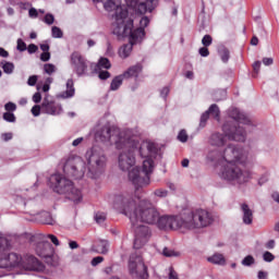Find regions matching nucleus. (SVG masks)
Returning <instances> with one entry per match:
<instances>
[{"label":"nucleus","mask_w":279,"mask_h":279,"mask_svg":"<svg viewBox=\"0 0 279 279\" xmlns=\"http://www.w3.org/2000/svg\"><path fill=\"white\" fill-rule=\"evenodd\" d=\"M213 223V215L206 209L186 210L178 216H160L155 223L159 230H195L208 228Z\"/></svg>","instance_id":"nucleus-1"},{"label":"nucleus","mask_w":279,"mask_h":279,"mask_svg":"<svg viewBox=\"0 0 279 279\" xmlns=\"http://www.w3.org/2000/svg\"><path fill=\"white\" fill-rule=\"evenodd\" d=\"M223 133H213L209 137V144L213 147H223L226 143L229 141H236L239 143H244L247 134L245 133V129L243 126L233 123V122H226L222 125Z\"/></svg>","instance_id":"nucleus-2"},{"label":"nucleus","mask_w":279,"mask_h":279,"mask_svg":"<svg viewBox=\"0 0 279 279\" xmlns=\"http://www.w3.org/2000/svg\"><path fill=\"white\" fill-rule=\"evenodd\" d=\"M50 186L59 195H65L68 199L80 204L82 202V191L73 185V181L62 177L61 174H52L49 179Z\"/></svg>","instance_id":"nucleus-3"},{"label":"nucleus","mask_w":279,"mask_h":279,"mask_svg":"<svg viewBox=\"0 0 279 279\" xmlns=\"http://www.w3.org/2000/svg\"><path fill=\"white\" fill-rule=\"evenodd\" d=\"M160 211L158 208L151 203V201L145 198L142 199L134 210L133 217H131V222L136 223L140 221L141 223H147L148 226H156L158 223Z\"/></svg>","instance_id":"nucleus-4"},{"label":"nucleus","mask_w":279,"mask_h":279,"mask_svg":"<svg viewBox=\"0 0 279 279\" xmlns=\"http://www.w3.org/2000/svg\"><path fill=\"white\" fill-rule=\"evenodd\" d=\"M151 173H154V160L145 159L142 169L136 167L129 171V180L136 192L151 184Z\"/></svg>","instance_id":"nucleus-5"},{"label":"nucleus","mask_w":279,"mask_h":279,"mask_svg":"<svg viewBox=\"0 0 279 279\" xmlns=\"http://www.w3.org/2000/svg\"><path fill=\"white\" fill-rule=\"evenodd\" d=\"M138 140L134 137H129L122 143V148L124 151L120 153L118 162L121 171H130L134 165H136V151H138Z\"/></svg>","instance_id":"nucleus-6"},{"label":"nucleus","mask_w":279,"mask_h":279,"mask_svg":"<svg viewBox=\"0 0 279 279\" xmlns=\"http://www.w3.org/2000/svg\"><path fill=\"white\" fill-rule=\"evenodd\" d=\"M106 155L104 150L97 147H93L89 153H87V163L88 172L87 175L92 180H97L100 173H104V168L106 167Z\"/></svg>","instance_id":"nucleus-7"},{"label":"nucleus","mask_w":279,"mask_h":279,"mask_svg":"<svg viewBox=\"0 0 279 279\" xmlns=\"http://www.w3.org/2000/svg\"><path fill=\"white\" fill-rule=\"evenodd\" d=\"M113 208L121 213V215H125L129 217L130 221L132 217H134V210H136V199H134V194L130 192H124L118 194L113 198Z\"/></svg>","instance_id":"nucleus-8"},{"label":"nucleus","mask_w":279,"mask_h":279,"mask_svg":"<svg viewBox=\"0 0 279 279\" xmlns=\"http://www.w3.org/2000/svg\"><path fill=\"white\" fill-rule=\"evenodd\" d=\"M222 178L233 184H245L250 182V171L241 169L239 162L227 163L222 170Z\"/></svg>","instance_id":"nucleus-9"},{"label":"nucleus","mask_w":279,"mask_h":279,"mask_svg":"<svg viewBox=\"0 0 279 279\" xmlns=\"http://www.w3.org/2000/svg\"><path fill=\"white\" fill-rule=\"evenodd\" d=\"M129 137L130 136H123V133H121L119 129L110 126V124H106L96 133V138L102 143H107V141L116 143L117 149H123V143H125V140Z\"/></svg>","instance_id":"nucleus-10"},{"label":"nucleus","mask_w":279,"mask_h":279,"mask_svg":"<svg viewBox=\"0 0 279 279\" xmlns=\"http://www.w3.org/2000/svg\"><path fill=\"white\" fill-rule=\"evenodd\" d=\"M63 173L72 180H82L86 173V163L80 157H69L63 163Z\"/></svg>","instance_id":"nucleus-11"},{"label":"nucleus","mask_w":279,"mask_h":279,"mask_svg":"<svg viewBox=\"0 0 279 279\" xmlns=\"http://www.w3.org/2000/svg\"><path fill=\"white\" fill-rule=\"evenodd\" d=\"M129 274L135 279H148L147 266L143 262V256L138 253H132L129 258Z\"/></svg>","instance_id":"nucleus-12"},{"label":"nucleus","mask_w":279,"mask_h":279,"mask_svg":"<svg viewBox=\"0 0 279 279\" xmlns=\"http://www.w3.org/2000/svg\"><path fill=\"white\" fill-rule=\"evenodd\" d=\"M136 33L134 29V20L130 19L125 23V19H116L113 34L118 36V38H132V35Z\"/></svg>","instance_id":"nucleus-13"},{"label":"nucleus","mask_w":279,"mask_h":279,"mask_svg":"<svg viewBox=\"0 0 279 279\" xmlns=\"http://www.w3.org/2000/svg\"><path fill=\"white\" fill-rule=\"evenodd\" d=\"M145 38V31L143 28H136L135 33L131 35V38L129 39V44L123 45L119 49V56L120 58H130V53H132V49L134 45L141 43Z\"/></svg>","instance_id":"nucleus-14"},{"label":"nucleus","mask_w":279,"mask_h":279,"mask_svg":"<svg viewBox=\"0 0 279 279\" xmlns=\"http://www.w3.org/2000/svg\"><path fill=\"white\" fill-rule=\"evenodd\" d=\"M243 148L232 144H229L222 153V158L227 165H230V162H243Z\"/></svg>","instance_id":"nucleus-15"},{"label":"nucleus","mask_w":279,"mask_h":279,"mask_svg":"<svg viewBox=\"0 0 279 279\" xmlns=\"http://www.w3.org/2000/svg\"><path fill=\"white\" fill-rule=\"evenodd\" d=\"M71 64L78 77H82V75H86V71L88 70V63H86V59L82 56V53L74 51L71 54Z\"/></svg>","instance_id":"nucleus-16"},{"label":"nucleus","mask_w":279,"mask_h":279,"mask_svg":"<svg viewBox=\"0 0 279 279\" xmlns=\"http://www.w3.org/2000/svg\"><path fill=\"white\" fill-rule=\"evenodd\" d=\"M107 12H114L116 19H128V9H123L121 4H117L114 0H107L104 4Z\"/></svg>","instance_id":"nucleus-17"},{"label":"nucleus","mask_w":279,"mask_h":279,"mask_svg":"<svg viewBox=\"0 0 279 279\" xmlns=\"http://www.w3.org/2000/svg\"><path fill=\"white\" fill-rule=\"evenodd\" d=\"M41 112L52 116L60 114L62 112V106L49 99V96H46L41 104Z\"/></svg>","instance_id":"nucleus-18"},{"label":"nucleus","mask_w":279,"mask_h":279,"mask_svg":"<svg viewBox=\"0 0 279 279\" xmlns=\"http://www.w3.org/2000/svg\"><path fill=\"white\" fill-rule=\"evenodd\" d=\"M22 267L24 269H29V271H45V265L34 257V255H26L22 259Z\"/></svg>","instance_id":"nucleus-19"},{"label":"nucleus","mask_w":279,"mask_h":279,"mask_svg":"<svg viewBox=\"0 0 279 279\" xmlns=\"http://www.w3.org/2000/svg\"><path fill=\"white\" fill-rule=\"evenodd\" d=\"M137 149L142 158H149L151 154H158V147L151 142L143 143L141 146H137Z\"/></svg>","instance_id":"nucleus-20"},{"label":"nucleus","mask_w":279,"mask_h":279,"mask_svg":"<svg viewBox=\"0 0 279 279\" xmlns=\"http://www.w3.org/2000/svg\"><path fill=\"white\" fill-rule=\"evenodd\" d=\"M36 254L37 256H40V258H51L53 248L48 242L38 243L36 247Z\"/></svg>","instance_id":"nucleus-21"},{"label":"nucleus","mask_w":279,"mask_h":279,"mask_svg":"<svg viewBox=\"0 0 279 279\" xmlns=\"http://www.w3.org/2000/svg\"><path fill=\"white\" fill-rule=\"evenodd\" d=\"M229 117L236 121L238 123H243V125H250L251 121L245 113L241 112L239 109L233 108L229 111Z\"/></svg>","instance_id":"nucleus-22"},{"label":"nucleus","mask_w":279,"mask_h":279,"mask_svg":"<svg viewBox=\"0 0 279 279\" xmlns=\"http://www.w3.org/2000/svg\"><path fill=\"white\" fill-rule=\"evenodd\" d=\"M241 210H242V220L245 226H252L254 221V211L250 208V205L247 203L241 204Z\"/></svg>","instance_id":"nucleus-23"},{"label":"nucleus","mask_w":279,"mask_h":279,"mask_svg":"<svg viewBox=\"0 0 279 279\" xmlns=\"http://www.w3.org/2000/svg\"><path fill=\"white\" fill-rule=\"evenodd\" d=\"M158 5V0H146V2H141L137 5V12L140 14H145V12H154Z\"/></svg>","instance_id":"nucleus-24"},{"label":"nucleus","mask_w":279,"mask_h":279,"mask_svg":"<svg viewBox=\"0 0 279 279\" xmlns=\"http://www.w3.org/2000/svg\"><path fill=\"white\" fill-rule=\"evenodd\" d=\"M109 247L110 243L108 242V240H97L92 246V250L97 254H108Z\"/></svg>","instance_id":"nucleus-25"},{"label":"nucleus","mask_w":279,"mask_h":279,"mask_svg":"<svg viewBox=\"0 0 279 279\" xmlns=\"http://www.w3.org/2000/svg\"><path fill=\"white\" fill-rule=\"evenodd\" d=\"M143 71V64L136 63L130 66L122 75L124 80H130V77H138Z\"/></svg>","instance_id":"nucleus-26"},{"label":"nucleus","mask_w":279,"mask_h":279,"mask_svg":"<svg viewBox=\"0 0 279 279\" xmlns=\"http://www.w3.org/2000/svg\"><path fill=\"white\" fill-rule=\"evenodd\" d=\"M7 260L9 262L11 269H14V267H22L23 265V257L16 253H10L7 256Z\"/></svg>","instance_id":"nucleus-27"},{"label":"nucleus","mask_w":279,"mask_h":279,"mask_svg":"<svg viewBox=\"0 0 279 279\" xmlns=\"http://www.w3.org/2000/svg\"><path fill=\"white\" fill-rule=\"evenodd\" d=\"M37 219L39 223H44L47 226H53V217L51 216V213L49 211H41L37 215Z\"/></svg>","instance_id":"nucleus-28"},{"label":"nucleus","mask_w":279,"mask_h":279,"mask_svg":"<svg viewBox=\"0 0 279 279\" xmlns=\"http://www.w3.org/2000/svg\"><path fill=\"white\" fill-rule=\"evenodd\" d=\"M150 234L151 232L147 226H138L135 230V236H138L140 239H146V241H149Z\"/></svg>","instance_id":"nucleus-29"},{"label":"nucleus","mask_w":279,"mask_h":279,"mask_svg":"<svg viewBox=\"0 0 279 279\" xmlns=\"http://www.w3.org/2000/svg\"><path fill=\"white\" fill-rule=\"evenodd\" d=\"M75 95V87H73V78H69L66 81V90L61 94L63 99H69V97H73Z\"/></svg>","instance_id":"nucleus-30"},{"label":"nucleus","mask_w":279,"mask_h":279,"mask_svg":"<svg viewBox=\"0 0 279 279\" xmlns=\"http://www.w3.org/2000/svg\"><path fill=\"white\" fill-rule=\"evenodd\" d=\"M123 80H125V76L123 74H120L116 76L110 84V90H119L123 84Z\"/></svg>","instance_id":"nucleus-31"},{"label":"nucleus","mask_w":279,"mask_h":279,"mask_svg":"<svg viewBox=\"0 0 279 279\" xmlns=\"http://www.w3.org/2000/svg\"><path fill=\"white\" fill-rule=\"evenodd\" d=\"M112 64L110 63V60L108 58L101 57L98 61V63L95 65L94 71H99L101 69H111Z\"/></svg>","instance_id":"nucleus-32"},{"label":"nucleus","mask_w":279,"mask_h":279,"mask_svg":"<svg viewBox=\"0 0 279 279\" xmlns=\"http://www.w3.org/2000/svg\"><path fill=\"white\" fill-rule=\"evenodd\" d=\"M218 54L220 56L221 61L225 63L230 60V50L226 46H219Z\"/></svg>","instance_id":"nucleus-33"},{"label":"nucleus","mask_w":279,"mask_h":279,"mask_svg":"<svg viewBox=\"0 0 279 279\" xmlns=\"http://www.w3.org/2000/svg\"><path fill=\"white\" fill-rule=\"evenodd\" d=\"M207 260L208 263H213V265H226V258L221 254H215L208 257Z\"/></svg>","instance_id":"nucleus-34"},{"label":"nucleus","mask_w":279,"mask_h":279,"mask_svg":"<svg viewBox=\"0 0 279 279\" xmlns=\"http://www.w3.org/2000/svg\"><path fill=\"white\" fill-rule=\"evenodd\" d=\"M10 247H12L10 241L7 238L0 236V256L5 254Z\"/></svg>","instance_id":"nucleus-35"},{"label":"nucleus","mask_w":279,"mask_h":279,"mask_svg":"<svg viewBox=\"0 0 279 279\" xmlns=\"http://www.w3.org/2000/svg\"><path fill=\"white\" fill-rule=\"evenodd\" d=\"M207 112H208V114H211V117H214V119L219 121V116L221 114V111L219 110V106H217V104L211 105L208 108Z\"/></svg>","instance_id":"nucleus-36"},{"label":"nucleus","mask_w":279,"mask_h":279,"mask_svg":"<svg viewBox=\"0 0 279 279\" xmlns=\"http://www.w3.org/2000/svg\"><path fill=\"white\" fill-rule=\"evenodd\" d=\"M1 64L3 73H7V75H12V73H14V63L4 61Z\"/></svg>","instance_id":"nucleus-37"},{"label":"nucleus","mask_w":279,"mask_h":279,"mask_svg":"<svg viewBox=\"0 0 279 279\" xmlns=\"http://www.w3.org/2000/svg\"><path fill=\"white\" fill-rule=\"evenodd\" d=\"M147 241H148L147 239L138 238L137 235H135L134 243H133L134 250H141V247L146 245Z\"/></svg>","instance_id":"nucleus-38"},{"label":"nucleus","mask_w":279,"mask_h":279,"mask_svg":"<svg viewBox=\"0 0 279 279\" xmlns=\"http://www.w3.org/2000/svg\"><path fill=\"white\" fill-rule=\"evenodd\" d=\"M2 119L7 121V123H16V116H14V113L9 111L2 114Z\"/></svg>","instance_id":"nucleus-39"},{"label":"nucleus","mask_w":279,"mask_h":279,"mask_svg":"<svg viewBox=\"0 0 279 279\" xmlns=\"http://www.w3.org/2000/svg\"><path fill=\"white\" fill-rule=\"evenodd\" d=\"M162 255L166 256V258H171L173 256H180V253H178L169 247H165L162 251Z\"/></svg>","instance_id":"nucleus-40"},{"label":"nucleus","mask_w":279,"mask_h":279,"mask_svg":"<svg viewBox=\"0 0 279 279\" xmlns=\"http://www.w3.org/2000/svg\"><path fill=\"white\" fill-rule=\"evenodd\" d=\"M44 72L47 73V75H53V73H56V65L53 63H46L44 65Z\"/></svg>","instance_id":"nucleus-41"},{"label":"nucleus","mask_w":279,"mask_h":279,"mask_svg":"<svg viewBox=\"0 0 279 279\" xmlns=\"http://www.w3.org/2000/svg\"><path fill=\"white\" fill-rule=\"evenodd\" d=\"M94 71L95 73L98 74L99 80H102V81L109 80L111 75L110 72H108L107 70H94Z\"/></svg>","instance_id":"nucleus-42"},{"label":"nucleus","mask_w":279,"mask_h":279,"mask_svg":"<svg viewBox=\"0 0 279 279\" xmlns=\"http://www.w3.org/2000/svg\"><path fill=\"white\" fill-rule=\"evenodd\" d=\"M51 32L52 38H62V36H64V33H62V29L58 26H52Z\"/></svg>","instance_id":"nucleus-43"},{"label":"nucleus","mask_w":279,"mask_h":279,"mask_svg":"<svg viewBox=\"0 0 279 279\" xmlns=\"http://www.w3.org/2000/svg\"><path fill=\"white\" fill-rule=\"evenodd\" d=\"M255 259L254 256L252 255H247L243 260H242V265L244 267H252V265H254Z\"/></svg>","instance_id":"nucleus-44"},{"label":"nucleus","mask_w":279,"mask_h":279,"mask_svg":"<svg viewBox=\"0 0 279 279\" xmlns=\"http://www.w3.org/2000/svg\"><path fill=\"white\" fill-rule=\"evenodd\" d=\"M208 119H210V113H208V111H205L201 116L199 128H204L206 125V123H208Z\"/></svg>","instance_id":"nucleus-45"},{"label":"nucleus","mask_w":279,"mask_h":279,"mask_svg":"<svg viewBox=\"0 0 279 279\" xmlns=\"http://www.w3.org/2000/svg\"><path fill=\"white\" fill-rule=\"evenodd\" d=\"M178 141H180V143H186V141H189V134H186V130H181L179 132Z\"/></svg>","instance_id":"nucleus-46"},{"label":"nucleus","mask_w":279,"mask_h":279,"mask_svg":"<svg viewBox=\"0 0 279 279\" xmlns=\"http://www.w3.org/2000/svg\"><path fill=\"white\" fill-rule=\"evenodd\" d=\"M0 269H12L8 257H0Z\"/></svg>","instance_id":"nucleus-47"},{"label":"nucleus","mask_w":279,"mask_h":279,"mask_svg":"<svg viewBox=\"0 0 279 279\" xmlns=\"http://www.w3.org/2000/svg\"><path fill=\"white\" fill-rule=\"evenodd\" d=\"M202 45L203 47H210V45H213V36L205 35L202 39Z\"/></svg>","instance_id":"nucleus-48"},{"label":"nucleus","mask_w":279,"mask_h":279,"mask_svg":"<svg viewBox=\"0 0 279 279\" xmlns=\"http://www.w3.org/2000/svg\"><path fill=\"white\" fill-rule=\"evenodd\" d=\"M4 110H7V112H16V104L9 101L4 105Z\"/></svg>","instance_id":"nucleus-49"},{"label":"nucleus","mask_w":279,"mask_h":279,"mask_svg":"<svg viewBox=\"0 0 279 279\" xmlns=\"http://www.w3.org/2000/svg\"><path fill=\"white\" fill-rule=\"evenodd\" d=\"M154 195L156 197H167V195H169V191L165 189H157L154 191Z\"/></svg>","instance_id":"nucleus-50"},{"label":"nucleus","mask_w":279,"mask_h":279,"mask_svg":"<svg viewBox=\"0 0 279 279\" xmlns=\"http://www.w3.org/2000/svg\"><path fill=\"white\" fill-rule=\"evenodd\" d=\"M54 21H56V17L51 13L46 14L44 17V23H46V25H53Z\"/></svg>","instance_id":"nucleus-51"},{"label":"nucleus","mask_w":279,"mask_h":279,"mask_svg":"<svg viewBox=\"0 0 279 279\" xmlns=\"http://www.w3.org/2000/svg\"><path fill=\"white\" fill-rule=\"evenodd\" d=\"M33 117H40V112H43V106L35 105L31 110Z\"/></svg>","instance_id":"nucleus-52"},{"label":"nucleus","mask_w":279,"mask_h":279,"mask_svg":"<svg viewBox=\"0 0 279 279\" xmlns=\"http://www.w3.org/2000/svg\"><path fill=\"white\" fill-rule=\"evenodd\" d=\"M17 51H27V44L23 41V39H17V46H16Z\"/></svg>","instance_id":"nucleus-53"},{"label":"nucleus","mask_w":279,"mask_h":279,"mask_svg":"<svg viewBox=\"0 0 279 279\" xmlns=\"http://www.w3.org/2000/svg\"><path fill=\"white\" fill-rule=\"evenodd\" d=\"M253 77H258V73L260 72V61H255L253 63Z\"/></svg>","instance_id":"nucleus-54"},{"label":"nucleus","mask_w":279,"mask_h":279,"mask_svg":"<svg viewBox=\"0 0 279 279\" xmlns=\"http://www.w3.org/2000/svg\"><path fill=\"white\" fill-rule=\"evenodd\" d=\"M263 258H264V260H265L266 263H271V262L276 258V256H274V254H271V252L266 251V252L264 253V255H263Z\"/></svg>","instance_id":"nucleus-55"},{"label":"nucleus","mask_w":279,"mask_h":279,"mask_svg":"<svg viewBox=\"0 0 279 279\" xmlns=\"http://www.w3.org/2000/svg\"><path fill=\"white\" fill-rule=\"evenodd\" d=\"M140 25H141V27H138L137 29L145 31V27H147V25H149V17H147V16L142 17L140 21Z\"/></svg>","instance_id":"nucleus-56"},{"label":"nucleus","mask_w":279,"mask_h":279,"mask_svg":"<svg viewBox=\"0 0 279 279\" xmlns=\"http://www.w3.org/2000/svg\"><path fill=\"white\" fill-rule=\"evenodd\" d=\"M198 53H199V56H202V58H208V56H210V51L208 50V47H206V46L199 48Z\"/></svg>","instance_id":"nucleus-57"},{"label":"nucleus","mask_w":279,"mask_h":279,"mask_svg":"<svg viewBox=\"0 0 279 279\" xmlns=\"http://www.w3.org/2000/svg\"><path fill=\"white\" fill-rule=\"evenodd\" d=\"M95 221L97 223H104V221H106V214H104V213L96 214Z\"/></svg>","instance_id":"nucleus-58"},{"label":"nucleus","mask_w":279,"mask_h":279,"mask_svg":"<svg viewBox=\"0 0 279 279\" xmlns=\"http://www.w3.org/2000/svg\"><path fill=\"white\" fill-rule=\"evenodd\" d=\"M104 260L102 256L94 257L90 262L92 267H97V265H100V263Z\"/></svg>","instance_id":"nucleus-59"},{"label":"nucleus","mask_w":279,"mask_h":279,"mask_svg":"<svg viewBox=\"0 0 279 279\" xmlns=\"http://www.w3.org/2000/svg\"><path fill=\"white\" fill-rule=\"evenodd\" d=\"M36 82H38V76L32 75L28 77L27 84L28 86H36Z\"/></svg>","instance_id":"nucleus-60"},{"label":"nucleus","mask_w":279,"mask_h":279,"mask_svg":"<svg viewBox=\"0 0 279 279\" xmlns=\"http://www.w3.org/2000/svg\"><path fill=\"white\" fill-rule=\"evenodd\" d=\"M41 62H49L51 60V53L50 52H43L40 54Z\"/></svg>","instance_id":"nucleus-61"},{"label":"nucleus","mask_w":279,"mask_h":279,"mask_svg":"<svg viewBox=\"0 0 279 279\" xmlns=\"http://www.w3.org/2000/svg\"><path fill=\"white\" fill-rule=\"evenodd\" d=\"M47 238L50 239L53 245L56 246L60 245V240H58V236H56L54 234H48Z\"/></svg>","instance_id":"nucleus-62"},{"label":"nucleus","mask_w":279,"mask_h":279,"mask_svg":"<svg viewBox=\"0 0 279 279\" xmlns=\"http://www.w3.org/2000/svg\"><path fill=\"white\" fill-rule=\"evenodd\" d=\"M26 49L28 53H36V51H38V46H36V44H31Z\"/></svg>","instance_id":"nucleus-63"},{"label":"nucleus","mask_w":279,"mask_h":279,"mask_svg":"<svg viewBox=\"0 0 279 279\" xmlns=\"http://www.w3.org/2000/svg\"><path fill=\"white\" fill-rule=\"evenodd\" d=\"M169 279H178V272L175 269H173V267L169 268Z\"/></svg>","instance_id":"nucleus-64"}]
</instances>
